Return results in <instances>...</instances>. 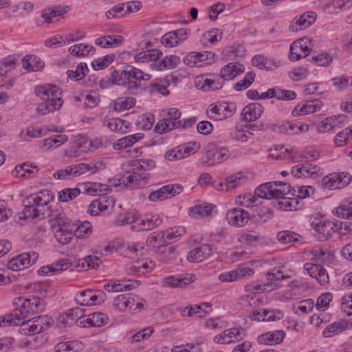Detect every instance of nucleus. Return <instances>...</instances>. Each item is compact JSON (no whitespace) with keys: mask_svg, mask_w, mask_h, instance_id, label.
<instances>
[{"mask_svg":"<svg viewBox=\"0 0 352 352\" xmlns=\"http://www.w3.org/2000/svg\"><path fill=\"white\" fill-rule=\"evenodd\" d=\"M123 166L126 170L122 177L124 186L135 188L148 182L150 175L146 172L155 167V162L152 160L134 159L126 162Z\"/></svg>","mask_w":352,"mask_h":352,"instance_id":"1","label":"nucleus"},{"mask_svg":"<svg viewBox=\"0 0 352 352\" xmlns=\"http://www.w3.org/2000/svg\"><path fill=\"white\" fill-rule=\"evenodd\" d=\"M36 95L43 102L38 104L36 112L40 115H46L59 110L63 104L61 92L55 85H44L35 89Z\"/></svg>","mask_w":352,"mask_h":352,"instance_id":"2","label":"nucleus"},{"mask_svg":"<svg viewBox=\"0 0 352 352\" xmlns=\"http://www.w3.org/2000/svg\"><path fill=\"white\" fill-rule=\"evenodd\" d=\"M12 305L20 322L32 315L43 312L45 308L44 300L36 296L16 297L12 300Z\"/></svg>","mask_w":352,"mask_h":352,"instance_id":"3","label":"nucleus"},{"mask_svg":"<svg viewBox=\"0 0 352 352\" xmlns=\"http://www.w3.org/2000/svg\"><path fill=\"white\" fill-rule=\"evenodd\" d=\"M53 322L52 318L48 315L33 317L21 321L19 324V332L24 336H34L47 330Z\"/></svg>","mask_w":352,"mask_h":352,"instance_id":"4","label":"nucleus"},{"mask_svg":"<svg viewBox=\"0 0 352 352\" xmlns=\"http://www.w3.org/2000/svg\"><path fill=\"white\" fill-rule=\"evenodd\" d=\"M54 198L53 193L50 190H43L36 194H33L27 197L29 206H26L23 214L20 219H34L39 216L41 210L36 208V206H44L47 205Z\"/></svg>","mask_w":352,"mask_h":352,"instance_id":"5","label":"nucleus"},{"mask_svg":"<svg viewBox=\"0 0 352 352\" xmlns=\"http://www.w3.org/2000/svg\"><path fill=\"white\" fill-rule=\"evenodd\" d=\"M352 181V176L346 172L333 173L324 176L321 180V186L328 190L342 189Z\"/></svg>","mask_w":352,"mask_h":352,"instance_id":"6","label":"nucleus"},{"mask_svg":"<svg viewBox=\"0 0 352 352\" xmlns=\"http://www.w3.org/2000/svg\"><path fill=\"white\" fill-rule=\"evenodd\" d=\"M197 89L204 91H217L222 88L223 81L218 78L216 74L206 73L197 76L194 79Z\"/></svg>","mask_w":352,"mask_h":352,"instance_id":"7","label":"nucleus"},{"mask_svg":"<svg viewBox=\"0 0 352 352\" xmlns=\"http://www.w3.org/2000/svg\"><path fill=\"white\" fill-rule=\"evenodd\" d=\"M74 320L76 325L80 327H91L89 315L83 316L82 309L79 307L69 309L58 318V321L64 323L66 326L71 325Z\"/></svg>","mask_w":352,"mask_h":352,"instance_id":"8","label":"nucleus"},{"mask_svg":"<svg viewBox=\"0 0 352 352\" xmlns=\"http://www.w3.org/2000/svg\"><path fill=\"white\" fill-rule=\"evenodd\" d=\"M234 103L222 102L210 104L206 114L209 118L221 120L231 117L235 112Z\"/></svg>","mask_w":352,"mask_h":352,"instance_id":"9","label":"nucleus"},{"mask_svg":"<svg viewBox=\"0 0 352 352\" xmlns=\"http://www.w3.org/2000/svg\"><path fill=\"white\" fill-rule=\"evenodd\" d=\"M106 295L102 291L85 289L78 292L74 297L75 302L82 306L100 305L105 300Z\"/></svg>","mask_w":352,"mask_h":352,"instance_id":"10","label":"nucleus"},{"mask_svg":"<svg viewBox=\"0 0 352 352\" xmlns=\"http://www.w3.org/2000/svg\"><path fill=\"white\" fill-rule=\"evenodd\" d=\"M38 254L36 252L22 253L14 256L7 263V267L12 271H19L30 267L37 261Z\"/></svg>","mask_w":352,"mask_h":352,"instance_id":"11","label":"nucleus"},{"mask_svg":"<svg viewBox=\"0 0 352 352\" xmlns=\"http://www.w3.org/2000/svg\"><path fill=\"white\" fill-rule=\"evenodd\" d=\"M311 46V40L307 37L294 41L290 45L289 60L295 61L306 57L310 53Z\"/></svg>","mask_w":352,"mask_h":352,"instance_id":"12","label":"nucleus"},{"mask_svg":"<svg viewBox=\"0 0 352 352\" xmlns=\"http://www.w3.org/2000/svg\"><path fill=\"white\" fill-rule=\"evenodd\" d=\"M155 266V263L151 258L142 257L133 261L127 272L132 276H140L152 272Z\"/></svg>","mask_w":352,"mask_h":352,"instance_id":"13","label":"nucleus"},{"mask_svg":"<svg viewBox=\"0 0 352 352\" xmlns=\"http://www.w3.org/2000/svg\"><path fill=\"white\" fill-rule=\"evenodd\" d=\"M228 157V151L226 148L213 146L207 150L203 163L207 166H211L224 162Z\"/></svg>","mask_w":352,"mask_h":352,"instance_id":"14","label":"nucleus"},{"mask_svg":"<svg viewBox=\"0 0 352 352\" xmlns=\"http://www.w3.org/2000/svg\"><path fill=\"white\" fill-rule=\"evenodd\" d=\"M182 190L183 187L180 184L166 185L159 190L152 192L149 195V200L151 201H163L179 194Z\"/></svg>","mask_w":352,"mask_h":352,"instance_id":"15","label":"nucleus"},{"mask_svg":"<svg viewBox=\"0 0 352 352\" xmlns=\"http://www.w3.org/2000/svg\"><path fill=\"white\" fill-rule=\"evenodd\" d=\"M188 29H179L165 34L161 38V43L166 47L177 46L185 41L189 34Z\"/></svg>","mask_w":352,"mask_h":352,"instance_id":"16","label":"nucleus"},{"mask_svg":"<svg viewBox=\"0 0 352 352\" xmlns=\"http://www.w3.org/2000/svg\"><path fill=\"white\" fill-rule=\"evenodd\" d=\"M47 216L52 230L73 224L61 209H48Z\"/></svg>","mask_w":352,"mask_h":352,"instance_id":"17","label":"nucleus"},{"mask_svg":"<svg viewBox=\"0 0 352 352\" xmlns=\"http://www.w3.org/2000/svg\"><path fill=\"white\" fill-rule=\"evenodd\" d=\"M162 222V218L159 214H147L144 219H139L136 224L131 226V229L135 232L147 231L153 230Z\"/></svg>","mask_w":352,"mask_h":352,"instance_id":"18","label":"nucleus"},{"mask_svg":"<svg viewBox=\"0 0 352 352\" xmlns=\"http://www.w3.org/2000/svg\"><path fill=\"white\" fill-rule=\"evenodd\" d=\"M110 196L108 192L98 194V198L92 201L89 206L87 212L91 215H98L106 211L110 204Z\"/></svg>","mask_w":352,"mask_h":352,"instance_id":"19","label":"nucleus"},{"mask_svg":"<svg viewBox=\"0 0 352 352\" xmlns=\"http://www.w3.org/2000/svg\"><path fill=\"white\" fill-rule=\"evenodd\" d=\"M304 269L311 277L316 278L320 285H324L329 283L328 274L321 265L307 263L304 265Z\"/></svg>","mask_w":352,"mask_h":352,"instance_id":"20","label":"nucleus"},{"mask_svg":"<svg viewBox=\"0 0 352 352\" xmlns=\"http://www.w3.org/2000/svg\"><path fill=\"white\" fill-rule=\"evenodd\" d=\"M244 71L245 67L243 64L238 62L229 63L221 69L219 79L223 82L232 80Z\"/></svg>","mask_w":352,"mask_h":352,"instance_id":"21","label":"nucleus"},{"mask_svg":"<svg viewBox=\"0 0 352 352\" xmlns=\"http://www.w3.org/2000/svg\"><path fill=\"white\" fill-rule=\"evenodd\" d=\"M250 219L248 212L241 208H233L226 214V219L230 225L242 227Z\"/></svg>","mask_w":352,"mask_h":352,"instance_id":"22","label":"nucleus"},{"mask_svg":"<svg viewBox=\"0 0 352 352\" xmlns=\"http://www.w3.org/2000/svg\"><path fill=\"white\" fill-rule=\"evenodd\" d=\"M126 85L129 89H137L141 87L142 80H148L151 75L144 74L140 69L132 67L129 71H126Z\"/></svg>","mask_w":352,"mask_h":352,"instance_id":"23","label":"nucleus"},{"mask_svg":"<svg viewBox=\"0 0 352 352\" xmlns=\"http://www.w3.org/2000/svg\"><path fill=\"white\" fill-rule=\"evenodd\" d=\"M210 56H213L210 52H192L188 54L184 58L183 62L190 67H201Z\"/></svg>","mask_w":352,"mask_h":352,"instance_id":"24","label":"nucleus"},{"mask_svg":"<svg viewBox=\"0 0 352 352\" xmlns=\"http://www.w3.org/2000/svg\"><path fill=\"white\" fill-rule=\"evenodd\" d=\"M311 226L318 233L319 237L322 239H327L329 236L331 235V230L333 229L332 223L322 217L316 218L313 221Z\"/></svg>","mask_w":352,"mask_h":352,"instance_id":"25","label":"nucleus"},{"mask_svg":"<svg viewBox=\"0 0 352 352\" xmlns=\"http://www.w3.org/2000/svg\"><path fill=\"white\" fill-rule=\"evenodd\" d=\"M69 266H70V264L68 260L60 259L56 263L41 267L38 270V273L40 275L52 276L66 270Z\"/></svg>","mask_w":352,"mask_h":352,"instance_id":"26","label":"nucleus"},{"mask_svg":"<svg viewBox=\"0 0 352 352\" xmlns=\"http://www.w3.org/2000/svg\"><path fill=\"white\" fill-rule=\"evenodd\" d=\"M344 119V117L341 115L328 117L319 122L317 130L319 133H327L334 129L340 128Z\"/></svg>","mask_w":352,"mask_h":352,"instance_id":"27","label":"nucleus"},{"mask_svg":"<svg viewBox=\"0 0 352 352\" xmlns=\"http://www.w3.org/2000/svg\"><path fill=\"white\" fill-rule=\"evenodd\" d=\"M213 248L208 244L196 248L190 251L187 259L190 262H201L208 258L212 252Z\"/></svg>","mask_w":352,"mask_h":352,"instance_id":"28","label":"nucleus"},{"mask_svg":"<svg viewBox=\"0 0 352 352\" xmlns=\"http://www.w3.org/2000/svg\"><path fill=\"white\" fill-rule=\"evenodd\" d=\"M316 15L314 12L304 13L299 17L294 19L295 24L289 26L291 31H298L309 28L316 21Z\"/></svg>","mask_w":352,"mask_h":352,"instance_id":"29","label":"nucleus"},{"mask_svg":"<svg viewBox=\"0 0 352 352\" xmlns=\"http://www.w3.org/2000/svg\"><path fill=\"white\" fill-rule=\"evenodd\" d=\"M311 259L323 264L330 263L334 256L333 252L326 247L316 248L309 252Z\"/></svg>","mask_w":352,"mask_h":352,"instance_id":"30","label":"nucleus"},{"mask_svg":"<svg viewBox=\"0 0 352 352\" xmlns=\"http://www.w3.org/2000/svg\"><path fill=\"white\" fill-rule=\"evenodd\" d=\"M263 107L258 103H251L243 108L242 116L244 120L253 122L261 116Z\"/></svg>","mask_w":352,"mask_h":352,"instance_id":"31","label":"nucleus"},{"mask_svg":"<svg viewBox=\"0 0 352 352\" xmlns=\"http://www.w3.org/2000/svg\"><path fill=\"white\" fill-rule=\"evenodd\" d=\"M194 280V276H170L163 279L162 285L169 287H184Z\"/></svg>","mask_w":352,"mask_h":352,"instance_id":"32","label":"nucleus"},{"mask_svg":"<svg viewBox=\"0 0 352 352\" xmlns=\"http://www.w3.org/2000/svg\"><path fill=\"white\" fill-rule=\"evenodd\" d=\"M74 230V224L68 226V227L59 228L54 230V234L56 241L62 244H68L73 238Z\"/></svg>","mask_w":352,"mask_h":352,"instance_id":"33","label":"nucleus"},{"mask_svg":"<svg viewBox=\"0 0 352 352\" xmlns=\"http://www.w3.org/2000/svg\"><path fill=\"white\" fill-rule=\"evenodd\" d=\"M285 336L283 331H274L262 334L258 338V342L263 344H276L281 342Z\"/></svg>","mask_w":352,"mask_h":352,"instance_id":"34","label":"nucleus"},{"mask_svg":"<svg viewBox=\"0 0 352 352\" xmlns=\"http://www.w3.org/2000/svg\"><path fill=\"white\" fill-rule=\"evenodd\" d=\"M273 186L275 199H276L287 197V195L295 196V193H296V187L291 188V186L285 182H273Z\"/></svg>","mask_w":352,"mask_h":352,"instance_id":"35","label":"nucleus"},{"mask_svg":"<svg viewBox=\"0 0 352 352\" xmlns=\"http://www.w3.org/2000/svg\"><path fill=\"white\" fill-rule=\"evenodd\" d=\"M179 62V56L170 55L165 56L160 61L151 63V67L156 68L157 70L170 69L176 67Z\"/></svg>","mask_w":352,"mask_h":352,"instance_id":"36","label":"nucleus"},{"mask_svg":"<svg viewBox=\"0 0 352 352\" xmlns=\"http://www.w3.org/2000/svg\"><path fill=\"white\" fill-rule=\"evenodd\" d=\"M83 349L81 342L78 340L62 342L54 346L55 352H80Z\"/></svg>","mask_w":352,"mask_h":352,"instance_id":"37","label":"nucleus"},{"mask_svg":"<svg viewBox=\"0 0 352 352\" xmlns=\"http://www.w3.org/2000/svg\"><path fill=\"white\" fill-rule=\"evenodd\" d=\"M170 85V80L167 78H157L153 80L149 86L151 93H159L164 96L169 94L167 88Z\"/></svg>","mask_w":352,"mask_h":352,"instance_id":"38","label":"nucleus"},{"mask_svg":"<svg viewBox=\"0 0 352 352\" xmlns=\"http://www.w3.org/2000/svg\"><path fill=\"white\" fill-rule=\"evenodd\" d=\"M212 204L197 205L189 210L190 216L195 218L206 219L212 216Z\"/></svg>","mask_w":352,"mask_h":352,"instance_id":"39","label":"nucleus"},{"mask_svg":"<svg viewBox=\"0 0 352 352\" xmlns=\"http://www.w3.org/2000/svg\"><path fill=\"white\" fill-rule=\"evenodd\" d=\"M278 288V284L276 283H267L263 284H258L252 283L245 285L246 292L255 294L264 292H271Z\"/></svg>","mask_w":352,"mask_h":352,"instance_id":"40","label":"nucleus"},{"mask_svg":"<svg viewBox=\"0 0 352 352\" xmlns=\"http://www.w3.org/2000/svg\"><path fill=\"white\" fill-rule=\"evenodd\" d=\"M170 118H165L160 120L155 128V131L159 133H165L174 129L179 128L182 121L174 122L170 120Z\"/></svg>","mask_w":352,"mask_h":352,"instance_id":"41","label":"nucleus"},{"mask_svg":"<svg viewBox=\"0 0 352 352\" xmlns=\"http://www.w3.org/2000/svg\"><path fill=\"white\" fill-rule=\"evenodd\" d=\"M140 214L135 210H131L121 214L115 221V225L121 226L125 224H136L139 221Z\"/></svg>","mask_w":352,"mask_h":352,"instance_id":"42","label":"nucleus"},{"mask_svg":"<svg viewBox=\"0 0 352 352\" xmlns=\"http://www.w3.org/2000/svg\"><path fill=\"white\" fill-rule=\"evenodd\" d=\"M94 52L95 48L92 45L82 43L74 45L69 48V54L76 57L85 56L90 53L94 54Z\"/></svg>","mask_w":352,"mask_h":352,"instance_id":"43","label":"nucleus"},{"mask_svg":"<svg viewBox=\"0 0 352 352\" xmlns=\"http://www.w3.org/2000/svg\"><path fill=\"white\" fill-rule=\"evenodd\" d=\"M23 67L28 70L38 71L43 67L41 58L34 55H28L22 59Z\"/></svg>","mask_w":352,"mask_h":352,"instance_id":"44","label":"nucleus"},{"mask_svg":"<svg viewBox=\"0 0 352 352\" xmlns=\"http://www.w3.org/2000/svg\"><path fill=\"white\" fill-rule=\"evenodd\" d=\"M147 243L153 248H162L168 244L165 232H153L147 239Z\"/></svg>","mask_w":352,"mask_h":352,"instance_id":"45","label":"nucleus"},{"mask_svg":"<svg viewBox=\"0 0 352 352\" xmlns=\"http://www.w3.org/2000/svg\"><path fill=\"white\" fill-rule=\"evenodd\" d=\"M113 307L118 311H124L128 307L132 309L131 298L125 294H119L113 296Z\"/></svg>","mask_w":352,"mask_h":352,"instance_id":"46","label":"nucleus"},{"mask_svg":"<svg viewBox=\"0 0 352 352\" xmlns=\"http://www.w3.org/2000/svg\"><path fill=\"white\" fill-rule=\"evenodd\" d=\"M255 195L261 199H275L273 182L262 184L254 192Z\"/></svg>","mask_w":352,"mask_h":352,"instance_id":"47","label":"nucleus"},{"mask_svg":"<svg viewBox=\"0 0 352 352\" xmlns=\"http://www.w3.org/2000/svg\"><path fill=\"white\" fill-rule=\"evenodd\" d=\"M14 171L18 177L32 178L38 172V169L36 166L23 164L16 166Z\"/></svg>","mask_w":352,"mask_h":352,"instance_id":"48","label":"nucleus"},{"mask_svg":"<svg viewBox=\"0 0 352 352\" xmlns=\"http://www.w3.org/2000/svg\"><path fill=\"white\" fill-rule=\"evenodd\" d=\"M290 289L285 293V297L289 298H294L297 294H300L301 292L307 289V285L300 280H293L289 285Z\"/></svg>","mask_w":352,"mask_h":352,"instance_id":"49","label":"nucleus"},{"mask_svg":"<svg viewBox=\"0 0 352 352\" xmlns=\"http://www.w3.org/2000/svg\"><path fill=\"white\" fill-rule=\"evenodd\" d=\"M279 208L283 210H296L299 206L298 198L285 197L278 199Z\"/></svg>","mask_w":352,"mask_h":352,"instance_id":"50","label":"nucleus"},{"mask_svg":"<svg viewBox=\"0 0 352 352\" xmlns=\"http://www.w3.org/2000/svg\"><path fill=\"white\" fill-rule=\"evenodd\" d=\"M123 255L124 257L133 258L135 256H142L146 251L144 247L141 246L140 244L133 243H127L125 247Z\"/></svg>","mask_w":352,"mask_h":352,"instance_id":"51","label":"nucleus"},{"mask_svg":"<svg viewBox=\"0 0 352 352\" xmlns=\"http://www.w3.org/2000/svg\"><path fill=\"white\" fill-rule=\"evenodd\" d=\"M223 333L230 343L239 342L245 336V331L243 329L231 328L223 331Z\"/></svg>","mask_w":352,"mask_h":352,"instance_id":"52","label":"nucleus"},{"mask_svg":"<svg viewBox=\"0 0 352 352\" xmlns=\"http://www.w3.org/2000/svg\"><path fill=\"white\" fill-rule=\"evenodd\" d=\"M135 104V100L132 97H123L117 99L113 105V109L117 111L129 109Z\"/></svg>","mask_w":352,"mask_h":352,"instance_id":"53","label":"nucleus"},{"mask_svg":"<svg viewBox=\"0 0 352 352\" xmlns=\"http://www.w3.org/2000/svg\"><path fill=\"white\" fill-rule=\"evenodd\" d=\"M80 192L89 195H95L97 191L102 192L107 190V186L97 183H85L81 186Z\"/></svg>","mask_w":352,"mask_h":352,"instance_id":"54","label":"nucleus"},{"mask_svg":"<svg viewBox=\"0 0 352 352\" xmlns=\"http://www.w3.org/2000/svg\"><path fill=\"white\" fill-rule=\"evenodd\" d=\"M87 72H88V68L86 63H80L77 65L75 70H68L67 75L70 79L78 81L85 76Z\"/></svg>","mask_w":352,"mask_h":352,"instance_id":"55","label":"nucleus"},{"mask_svg":"<svg viewBox=\"0 0 352 352\" xmlns=\"http://www.w3.org/2000/svg\"><path fill=\"white\" fill-rule=\"evenodd\" d=\"M300 238L298 234L290 230L281 231L277 234V239L284 244L298 242Z\"/></svg>","mask_w":352,"mask_h":352,"instance_id":"56","label":"nucleus"},{"mask_svg":"<svg viewBox=\"0 0 352 352\" xmlns=\"http://www.w3.org/2000/svg\"><path fill=\"white\" fill-rule=\"evenodd\" d=\"M80 193V188H64L58 192V200L63 202H67L75 199Z\"/></svg>","mask_w":352,"mask_h":352,"instance_id":"57","label":"nucleus"},{"mask_svg":"<svg viewBox=\"0 0 352 352\" xmlns=\"http://www.w3.org/2000/svg\"><path fill=\"white\" fill-rule=\"evenodd\" d=\"M92 232V226L88 221H83L79 225H74V235L77 238H84L89 236Z\"/></svg>","mask_w":352,"mask_h":352,"instance_id":"58","label":"nucleus"},{"mask_svg":"<svg viewBox=\"0 0 352 352\" xmlns=\"http://www.w3.org/2000/svg\"><path fill=\"white\" fill-rule=\"evenodd\" d=\"M349 140H352V127H346L339 132L334 138L333 141L338 146H342Z\"/></svg>","mask_w":352,"mask_h":352,"instance_id":"59","label":"nucleus"},{"mask_svg":"<svg viewBox=\"0 0 352 352\" xmlns=\"http://www.w3.org/2000/svg\"><path fill=\"white\" fill-rule=\"evenodd\" d=\"M256 74L252 72H247L244 78L234 85L236 91H242L248 89L254 82Z\"/></svg>","mask_w":352,"mask_h":352,"instance_id":"60","label":"nucleus"},{"mask_svg":"<svg viewBox=\"0 0 352 352\" xmlns=\"http://www.w3.org/2000/svg\"><path fill=\"white\" fill-rule=\"evenodd\" d=\"M346 201L348 204L344 202L336 208V215L339 218L352 220V205H349V199Z\"/></svg>","mask_w":352,"mask_h":352,"instance_id":"61","label":"nucleus"},{"mask_svg":"<svg viewBox=\"0 0 352 352\" xmlns=\"http://www.w3.org/2000/svg\"><path fill=\"white\" fill-rule=\"evenodd\" d=\"M42 131L38 128H28L25 131H22L19 134V139L21 141H30L33 138H37L42 136Z\"/></svg>","mask_w":352,"mask_h":352,"instance_id":"62","label":"nucleus"},{"mask_svg":"<svg viewBox=\"0 0 352 352\" xmlns=\"http://www.w3.org/2000/svg\"><path fill=\"white\" fill-rule=\"evenodd\" d=\"M20 323L18 315H16L14 311L10 314L0 316V327L19 326Z\"/></svg>","mask_w":352,"mask_h":352,"instance_id":"63","label":"nucleus"},{"mask_svg":"<svg viewBox=\"0 0 352 352\" xmlns=\"http://www.w3.org/2000/svg\"><path fill=\"white\" fill-rule=\"evenodd\" d=\"M126 71L115 69L111 72V85H126Z\"/></svg>","mask_w":352,"mask_h":352,"instance_id":"64","label":"nucleus"}]
</instances>
